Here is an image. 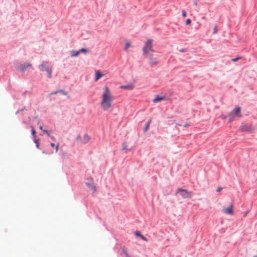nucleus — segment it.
<instances>
[{
  "label": "nucleus",
  "instance_id": "ea45409f",
  "mask_svg": "<svg viewBox=\"0 0 257 257\" xmlns=\"http://www.w3.org/2000/svg\"><path fill=\"white\" fill-rule=\"evenodd\" d=\"M125 148H126V147H124L123 149H124Z\"/></svg>",
  "mask_w": 257,
  "mask_h": 257
},
{
  "label": "nucleus",
  "instance_id": "1a4fd4ad",
  "mask_svg": "<svg viewBox=\"0 0 257 257\" xmlns=\"http://www.w3.org/2000/svg\"><path fill=\"white\" fill-rule=\"evenodd\" d=\"M165 99V96H160L159 95H156L155 98L153 100L154 103H156L159 101L163 100Z\"/></svg>",
  "mask_w": 257,
  "mask_h": 257
},
{
  "label": "nucleus",
  "instance_id": "a878e982",
  "mask_svg": "<svg viewBox=\"0 0 257 257\" xmlns=\"http://www.w3.org/2000/svg\"><path fill=\"white\" fill-rule=\"evenodd\" d=\"M240 59H241V57H238V58L232 59V61L233 62H236V61H237L238 60H239Z\"/></svg>",
  "mask_w": 257,
  "mask_h": 257
},
{
  "label": "nucleus",
  "instance_id": "39448f33",
  "mask_svg": "<svg viewBox=\"0 0 257 257\" xmlns=\"http://www.w3.org/2000/svg\"><path fill=\"white\" fill-rule=\"evenodd\" d=\"M180 193V195L184 198H190L192 197L191 193L188 192L187 190L179 189L178 190Z\"/></svg>",
  "mask_w": 257,
  "mask_h": 257
},
{
  "label": "nucleus",
  "instance_id": "a19ab883",
  "mask_svg": "<svg viewBox=\"0 0 257 257\" xmlns=\"http://www.w3.org/2000/svg\"><path fill=\"white\" fill-rule=\"evenodd\" d=\"M254 257H257V255L256 256H254Z\"/></svg>",
  "mask_w": 257,
  "mask_h": 257
},
{
  "label": "nucleus",
  "instance_id": "72a5a7b5",
  "mask_svg": "<svg viewBox=\"0 0 257 257\" xmlns=\"http://www.w3.org/2000/svg\"><path fill=\"white\" fill-rule=\"evenodd\" d=\"M58 92V91H55L54 92H53L51 93V94H56Z\"/></svg>",
  "mask_w": 257,
  "mask_h": 257
},
{
  "label": "nucleus",
  "instance_id": "b1692460",
  "mask_svg": "<svg viewBox=\"0 0 257 257\" xmlns=\"http://www.w3.org/2000/svg\"><path fill=\"white\" fill-rule=\"evenodd\" d=\"M182 16L184 18H185L187 16V14H186V12H185V11L184 10H183L182 12Z\"/></svg>",
  "mask_w": 257,
  "mask_h": 257
},
{
  "label": "nucleus",
  "instance_id": "f03ea898",
  "mask_svg": "<svg viewBox=\"0 0 257 257\" xmlns=\"http://www.w3.org/2000/svg\"><path fill=\"white\" fill-rule=\"evenodd\" d=\"M153 40L151 39H148L147 42L145 43V46L143 47V51L145 54H148L150 52L151 55H153L154 50L153 49Z\"/></svg>",
  "mask_w": 257,
  "mask_h": 257
},
{
  "label": "nucleus",
  "instance_id": "2f4dec72",
  "mask_svg": "<svg viewBox=\"0 0 257 257\" xmlns=\"http://www.w3.org/2000/svg\"><path fill=\"white\" fill-rule=\"evenodd\" d=\"M194 5H195V6H197V2H196V1H195V2H194Z\"/></svg>",
  "mask_w": 257,
  "mask_h": 257
},
{
  "label": "nucleus",
  "instance_id": "f8f14e48",
  "mask_svg": "<svg viewBox=\"0 0 257 257\" xmlns=\"http://www.w3.org/2000/svg\"><path fill=\"white\" fill-rule=\"evenodd\" d=\"M103 75L102 74L99 70H97L95 72V81H98Z\"/></svg>",
  "mask_w": 257,
  "mask_h": 257
},
{
  "label": "nucleus",
  "instance_id": "c85d7f7f",
  "mask_svg": "<svg viewBox=\"0 0 257 257\" xmlns=\"http://www.w3.org/2000/svg\"><path fill=\"white\" fill-rule=\"evenodd\" d=\"M223 189V188L222 187H218L217 189H216V191L217 192H219L221 190H222Z\"/></svg>",
  "mask_w": 257,
  "mask_h": 257
},
{
  "label": "nucleus",
  "instance_id": "2eb2a0df",
  "mask_svg": "<svg viewBox=\"0 0 257 257\" xmlns=\"http://www.w3.org/2000/svg\"><path fill=\"white\" fill-rule=\"evenodd\" d=\"M151 121H152V120H151V119H150L149 120V121H148V122L147 123V124L146 125L145 127V128H144V132H147V131L148 130L149 127V125H150V123H151Z\"/></svg>",
  "mask_w": 257,
  "mask_h": 257
},
{
  "label": "nucleus",
  "instance_id": "423d86ee",
  "mask_svg": "<svg viewBox=\"0 0 257 257\" xmlns=\"http://www.w3.org/2000/svg\"><path fill=\"white\" fill-rule=\"evenodd\" d=\"M32 66V64L30 63L26 64H21L19 66L18 69L21 72H25L27 68Z\"/></svg>",
  "mask_w": 257,
  "mask_h": 257
},
{
  "label": "nucleus",
  "instance_id": "9b49d317",
  "mask_svg": "<svg viewBox=\"0 0 257 257\" xmlns=\"http://www.w3.org/2000/svg\"><path fill=\"white\" fill-rule=\"evenodd\" d=\"M87 185L89 187L90 189L93 190V191H96V188L95 186L94 185L92 179H91L90 182L89 183H86Z\"/></svg>",
  "mask_w": 257,
  "mask_h": 257
},
{
  "label": "nucleus",
  "instance_id": "a211bd4d",
  "mask_svg": "<svg viewBox=\"0 0 257 257\" xmlns=\"http://www.w3.org/2000/svg\"><path fill=\"white\" fill-rule=\"evenodd\" d=\"M31 128H32V134L33 136V137L34 139H36V131H35L34 127L33 126H31Z\"/></svg>",
  "mask_w": 257,
  "mask_h": 257
},
{
  "label": "nucleus",
  "instance_id": "7ed1b4c3",
  "mask_svg": "<svg viewBox=\"0 0 257 257\" xmlns=\"http://www.w3.org/2000/svg\"><path fill=\"white\" fill-rule=\"evenodd\" d=\"M240 107L239 106H236L229 113L228 121L229 122L232 121L235 117H241V114H240Z\"/></svg>",
  "mask_w": 257,
  "mask_h": 257
},
{
  "label": "nucleus",
  "instance_id": "473e14b6",
  "mask_svg": "<svg viewBox=\"0 0 257 257\" xmlns=\"http://www.w3.org/2000/svg\"><path fill=\"white\" fill-rule=\"evenodd\" d=\"M40 130H41L43 131V126H42V125H41V126H40Z\"/></svg>",
  "mask_w": 257,
  "mask_h": 257
},
{
  "label": "nucleus",
  "instance_id": "cd10ccee",
  "mask_svg": "<svg viewBox=\"0 0 257 257\" xmlns=\"http://www.w3.org/2000/svg\"><path fill=\"white\" fill-rule=\"evenodd\" d=\"M141 238L144 241H148V239L145 237L143 235H142V236L141 237Z\"/></svg>",
  "mask_w": 257,
  "mask_h": 257
},
{
  "label": "nucleus",
  "instance_id": "4be33fe9",
  "mask_svg": "<svg viewBox=\"0 0 257 257\" xmlns=\"http://www.w3.org/2000/svg\"><path fill=\"white\" fill-rule=\"evenodd\" d=\"M34 142L36 144V147L37 148H39V143L38 140L35 139Z\"/></svg>",
  "mask_w": 257,
  "mask_h": 257
},
{
  "label": "nucleus",
  "instance_id": "e433bc0d",
  "mask_svg": "<svg viewBox=\"0 0 257 257\" xmlns=\"http://www.w3.org/2000/svg\"><path fill=\"white\" fill-rule=\"evenodd\" d=\"M223 118H226V117L224 116H223Z\"/></svg>",
  "mask_w": 257,
  "mask_h": 257
},
{
  "label": "nucleus",
  "instance_id": "412c9836",
  "mask_svg": "<svg viewBox=\"0 0 257 257\" xmlns=\"http://www.w3.org/2000/svg\"><path fill=\"white\" fill-rule=\"evenodd\" d=\"M122 251L126 257H130V255H128V254L127 253V250H126V249L123 248L122 249Z\"/></svg>",
  "mask_w": 257,
  "mask_h": 257
},
{
  "label": "nucleus",
  "instance_id": "9d476101",
  "mask_svg": "<svg viewBox=\"0 0 257 257\" xmlns=\"http://www.w3.org/2000/svg\"><path fill=\"white\" fill-rule=\"evenodd\" d=\"M158 63V61L156 58H151L149 60V64L151 66H155L157 65Z\"/></svg>",
  "mask_w": 257,
  "mask_h": 257
},
{
  "label": "nucleus",
  "instance_id": "f257e3e1",
  "mask_svg": "<svg viewBox=\"0 0 257 257\" xmlns=\"http://www.w3.org/2000/svg\"><path fill=\"white\" fill-rule=\"evenodd\" d=\"M101 99L100 105L102 109L104 110H108L112 106L114 97L111 91L107 86H105L103 88Z\"/></svg>",
  "mask_w": 257,
  "mask_h": 257
},
{
  "label": "nucleus",
  "instance_id": "f704fd0d",
  "mask_svg": "<svg viewBox=\"0 0 257 257\" xmlns=\"http://www.w3.org/2000/svg\"><path fill=\"white\" fill-rule=\"evenodd\" d=\"M79 139H80V137L79 136L77 137V140H78Z\"/></svg>",
  "mask_w": 257,
  "mask_h": 257
},
{
  "label": "nucleus",
  "instance_id": "ddd939ff",
  "mask_svg": "<svg viewBox=\"0 0 257 257\" xmlns=\"http://www.w3.org/2000/svg\"><path fill=\"white\" fill-rule=\"evenodd\" d=\"M80 54V51H77L73 50L71 51V56L72 57H77Z\"/></svg>",
  "mask_w": 257,
  "mask_h": 257
},
{
  "label": "nucleus",
  "instance_id": "7c9ffc66",
  "mask_svg": "<svg viewBox=\"0 0 257 257\" xmlns=\"http://www.w3.org/2000/svg\"><path fill=\"white\" fill-rule=\"evenodd\" d=\"M43 133H45V134H48V131L47 130H43Z\"/></svg>",
  "mask_w": 257,
  "mask_h": 257
},
{
  "label": "nucleus",
  "instance_id": "20e7f679",
  "mask_svg": "<svg viewBox=\"0 0 257 257\" xmlns=\"http://www.w3.org/2000/svg\"><path fill=\"white\" fill-rule=\"evenodd\" d=\"M41 71H46L47 73L48 78H50L52 77V68L49 67L48 62H43L41 65L39 66Z\"/></svg>",
  "mask_w": 257,
  "mask_h": 257
},
{
  "label": "nucleus",
  "instance_id": "bb28decb",
  "mask_svg": "<svg viewBox=\"0 0 257 257\" xmlns=\"http://www.w3.org/2000/svg\"><path fill=\"white\" fill-rule=\"evenodd\" d=\"M59 92H60V93H61L62 94H64L65 95H67V92H66L65 91H64L62 90H60Z\"/></svg>",
  "mask_w": 257,
  "mask_h": 257
},
{
  "label": "nucleus",
  "instance_id": "6e6552de",
  "mask_svg": "<svg viewBox=\"0 0 257 257\" xmlns=\"http://www.w3.org/2000/svg\"><path fill=\"white\" fill-rule=\"evenodd\" d=\"M240 130L243 132H250L253 130L252 128L250 125L245 124L241 125L240 126Z\"/></svg>",
  "mask_w": 257,
  "mask_h": 257
},
{
  "label": "nucleus",
  "instance_id": "5701e85b",
  "mask_svg": "<svg viewBox=\"0 0 257 257\" xmlns=\"http://www.w3.org/2000/svg\"><path fill=\"white\" fill-rule=\"evenodd\" d=\"M135 234H136V235L137 236H138V237H141L142 236V235L141 234V233L139 231H138L135 232Z\"/></svg>",
  "mask_w": 257,
  "mask_h": 257
},
{
  "label": "nucleus",
  "instance_id": "aec40b11",
  "mask_svg": "<svg viewBox=\"0 0 257 257\" xmlns=\"http://www.w3.org/2000/svg\"><path fill=\"white\" fill-rule=\"evenodd\" d=\"M80 52L82 53H87L88 52V50L85 48H82L79 50Z\"/></svg>",
  "mask_w": 257,
  "mask_h": 257
},
{
  "label": "nucleus",
  "instance_id": "58836bf2",
  "mask_svg": "<svg viewBox=\"0 0 257 257\" xmlns=\"http://www.w3.org/2000/svg\"><path fill=\"white\" fill-rule=\"evenodd\" d=\"M52 139H54V138L53 137H51Z\"/></svg>",
  "mask_w": 257,
  "mask_h": 257
},
{
  "label": "nucleus",
  "instance_id": "c9c22d12",
  "mask_svg": "<svg viewBox=\"0 0 257 257\" xmlns=\"http://www.w3.org/2000/svg\"><path fill=\"white\" fill-rule=\"evenodd\" d=\"M47 134V135L48 137H49V136H50L49 133L48 132V134Z\"/></svg>",
  "mask_w": 257,
  "mask_h": 257
},
{
  "label": "nucleus",
  "instance_id": "393cba45",
  "mask_svg": "<svg viewBox=\"0 0 257 257\" xmlns=\"http://www.w3.org/2000/svg\"><path fill=\"white\" fill-rule=\"evenodd\" d=\"M191 20H190V19H187V20L186 21V23H185V24H186V25H190V24H191Z\"/></svg>",
  "mask_w": 257,
  "mask_h": 257
},
{
  "label": "nucleus",
  "instance_id": "c756f323",
  "mask_svg": "<svg viewBox=\"0 0 257 257\" xmlns=\"http://www.w3.org/2000/svg\"><path fill=\"white\" fill-rule=\"evenodd\" d=\"M217 28L216 26H215L214 28V33L215 34L217 33Z\"/></svg>",
  "mask_w": 257,
  "mask_h": 257
},
{
  "label": "nucleus",
  "instance_id": "4468645a",
  "mask_svg": "<svg viewBox=\"0 0 257 257\" xmlns=\"http://www.w3.org/2000/svg\"><path fill=\"white\" fill-rule=\"evenodd\" d=\"M83 139L84 143H86L90 140V137L88 135L85 134L83 137Z\"/></svg>",
  "mask_w": 257,
  "mask_h": 257
},
{
  "label": "nucleus",
  "instance_id": "4c0bfd02",
  "mask_svg": "<svg viewBox=\"0 0 257 257\" xmlns=\"http://www.w3.org/2000/svg\"><path fill=\"white\" fill-rule=\"evenodd\" d=\"M223 118H226V117L224 116H223Z\"/></svg>",
  "mask_w": 257,
  "mask_h": 257
},
{
  "label": "nucleus",
  "instance_id": "dca6fc26",
  "mask_svg": "<svg viewBox=\"0 0 257 257\" xmlns=\"http://www.w3.org/2000/svg\"><path fill=\"white\" fill-rule=\"evenodd\" d=\"M131 43L128 42V41H126L125 42V46L124 47V50L125 51H127V49L131 47Z\"/></svg>",
  "mask_w": 257,
  "mask_h": 257
},
{
  "label": "nucleus",
  "instance_id": "0eeeda50",
  "mask_svg": "<svg viewBox=\"0 0 257 257\" xmlns=\"http://www.w3.org/2000/svg\"><path fill=\"white\" fill-rule=\"evenodd\" d=\"M222 211L224 213H226L228 214H232L233 213V205L231 204L228 207L226 208L223 209Z\"/></svg>",
  "mask_w": 257,
  "mask_h": 257
},
{
  "label": "nucleus",
  "instance_id": "f3484780",
  "mask_svg": "<svg viewBox=\"0 0 257 257\" xmlns=\"http://www.w3.org/2000/svg\"><path fill=\"white\" fill-rule=\"evenodd\" d=\"M120 88H122V89L130 88L131 89H133V87L130 85H124V86H121Z\"/></svg>",
  "mask_w": 257,
  "mask_h": 257
},
{
  "label": "nucleus",
  "instance_id": "6ab92c4d",
  "mask_svg": "<svg viewBox=\"0 0 257 257\" xmlns=\"http://www.w3.org/2000/svg\"><path fill=\"white\" fill-rule=\"evenodd\" d=\"M51 147H56V152H57L58 151V149H59V144H57L56 146H55V145L54 144V143H51Z\"/></svg>",
  "mask_w": 257,
  "mask_h": 257
}]
</instances>
